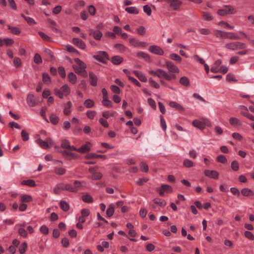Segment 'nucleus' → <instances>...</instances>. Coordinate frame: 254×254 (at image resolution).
I'll list each match as a JSON object with an SVG mask.
<instances>
[{
    "instance_id": "1",
    "label": "nucleus",
    "mask_w": 254,
    "mask_h": 254,
    "mask_svg": "<svg viewBox=\"0 0 254 254\" xmlns=\"http://www.w3.org/2000/svg\"><path fill=\"white\" fill-rule=\"evenodd\" d=\"M75 62L76 64L73 65V68L75 72L84 77L87 75V73L85 70L86 67V64L79 59H75Z\"/></svg>"
},
{
    "instance_id": "2",
    "label": "nucleus",
    "mask_w": 254,
    "mask_h": 254,
    "mask_svg": "<svg viewBox=\"0 0 254 254\" xmlns=\"http://www.w3.org/2000/svg\"><path fill=\"white\" fill-rule=\"evenodd\" d=\"M149 73L152 75L156 76L160 78H163L168 81H171L176 78V76L175 74H169L161 69H158L156 71L151 70L149 71Z\"/></svg>"
},
{
    "instance_id": "3",
    "label": "nucleus",
    "mask_w": 254,
    "mask_h": 254,
    "mask_svg": "<svg viewBox=\"0 0 254 254\" xmlns=\"http://www.w3.org/2000/svg\"><path fill=\"white\" fill-rule=\"evenodd\" d=\"M235 9L232 6L229 5H225L223 6L221 9H218L217 14L220 16H225L227 14H233L236 13Z\"/></svg>"
},
{
    "instance_id": "4",
    "label": "nucleus",
    "mask_w": 254,
    "mask_h": 254,
    "mask_svg": "<svg viewBox=\"0 0 254 254\" xmlns=\"http://www.w3.org/2000/svg\"><path fill=\"white\" fill-rule=\"evenodd\" d=\"M70 91V90L67 84H65L61 89L55 88L54 89V94L61 99H62L64 96H66L69 94Z\"/></svg>"
},
{
    "instance_id": "5",
    "label": "nucleus",
    "mask_w": 254,
    "mask_h": 254,
    "mask_svg": "<svg viewBox=\"0 0 254 254\" xmlns=\"http://www.w3.org/2000/svg\"><path fill=\"white\" fill-rule=\"evenodd\" d=\"M36 142L44 149H47L54 145V141L50 137L47 138L45 140L38 138L36 140Z\"/></svg>"
},
{
    "instance_id": "6",
    "label": "nucleus",
    "mask_w": 254,
    "mask_h": 254,
    "mask_svg": "<svg viewBox=\"0 0 254 254\" xmlns=\"http://www.w3.org/2000/svg\"><path fill=\"white\" fill-rule=\"evenodd\" d=\"M83 187L82 183L78 181H75L74 182L73 186L69 184V186H67L68 188L67 189L69 191L76 192Z\"/></svg>"
},
{
    "instance_id": "7",
    "label": "nucleus",
    "mask_w": 254,
    "mask_h": 254,
    "mask_svg": "<svg viewBox=\"0 0 254 254\" xmlns=\"http://www.w3.org/2000/svg\"><path fill=\"white\" fill-rule=\"evenodd\" d=\"M166 1L170 4V6L174 10H177L181 5L182 2L179 0H161Z\"/></svg>"
},
{
    "instance_id": "8",
    "label": "nucleus",
    "mask_w": 254,
    "mask_h": 254,
    "mask_svg": "<svg viewBox=\"0 0 254 254\" xmlns=\"http://www.w3.org/2000/svg\"><path fill=\"white\" fill-rule=\"evenodd\" d=\"M148 50L150 52L156 55H163L164 54L163 50L159 46L157 45L150 46Z\"/></svg>"
},
{
    "instance_id": "9",
    "label": "nucleus",
    "mask_w": 254,
    "mask_h": 254,
    "mask_svg": "<svg viewBox=\"0 0 254 254\" xmlns=\"http://www.w3.org/2000/svg\"><path fill=\"white\" fill-rule=\"evenodd\" d=\"M205 176L213 179H218L219 173L215 170H205L204 171Z\"/></svg>"
},
{
    "instance_id": "10",
    "label": "nucleus",
    "mask_w": 254,
    "mask_h": 254,
    "mask_svg": "<svg viewBox=\"0 0 254 254\" xmlns=\"http://www.w3.org/2000/svg\"><path fill=\"white\" fill-rule=\"evenodd\" d=\"M94 58L102 62H104L108 59V55L106 52L100 51L96 55L94 56Z\"/></svg>"
},
{
    "instance_id": "11",
    "label": "nucleus",
    "mask_w": 254,
    "mask_h": 254,
    "mask_svg": "<svg viewBox=\"0 0 254 254\" xmlns=\"http://www.w3.org/2000/svg\"><path fill=\"white\" fill-rule=\"evenodd\" d=\"M89 34L92 36L96 40H99L102 37V33L99 30H95L93 29H89L88 30Z\"/></svg>"
},
{
    "instance_id": "12",
    "label": "nucleus",
    "mask_w": 254,
    "mask_h": 254,
    "mask_svg": "<svg viewBox=\"0 0 254 254\" xmlns=\"http://www.w3.org/2000/svg\"><path fill=\"white\" fill-rule=\"evenodd\" d=\"M129 42L131 45L136 47H145L147 45L146 43L139 41L134 38L129 39Z\"/></svg>"
},
{
    "instance_id": "13",
    "label": "nucleus",
    "mask_w": 254,
    "mask_h": 254,
    "mask_svg": "<svg viewBox=\"0 0 254 254\" xmlns=\"http://www.w3.org/2000/svg\"><path fill=\"white\" fill-rule=\"evenodd\" d=\"M166 66L167 67L168 70L171 73H173L179 72V68L171 62H166Z\"/></svg>"
},
{
    "instance_id": "14",
    "label": "nucleus",
    "mask_w": 254,
    "mask_h": 254,
    "mask_svg": "<svg viewBox=\"0 0 254 254\" xmlns=\"http://www.w3.org/2000/svg\"><path fill=\"white\" fill-rule=\"evenodd\" d=\"M172 190L171 187L167 185H162L160 188L158 189L159 194L161 196L164 195L165 192H170Z\"/></svg>"
},
{
    "instance_id": "15",
    "label": "nucleus",
    "mask_w": 254,
    "mask_h": 254,
    "mask_svg": "<svg viewBox=\"0 0 254 254\" xmlns=\"http://www.w3.org/2000/svg\"><path fill=\"white\" fill-rule=\"evenodd\" d=\"M27 102L30 107L35 106L37 104L35 96L33 94H28L27 97Z\"/></svg>"
},
{
    "instance_id": "16",
    "label": "nucleus",
    "mask_w": 254,
    "mask_h": 254,
    "mask_svg": "<svg viewBox=\"0 0 254 254\" xmlns=\"http://www.w3.org/2000/svg\"><path fill=\"white\" fill-rule=\"evenodd\" d=\"M61 146L63 148L69 150H76V148L74 146H71L69 141L66 139H64L62 140Z\"/></svg>"
},
{
    "instance_id": "17",
    "label": "nucleus",
    "mask_w": 254,
    "mask_h": 254,
    "mask_svg": "<svg viewBox=\"0 0 254 254\" xmlns=\"http://www.w3.org/2000/svg\"><path fill=\"white\" fill-rule=\"evenodd\" d=\"M71 150L66 149L63 150L62 152V155L64 157H66L68 159H75L76 158L77 155L74 153L70 151Z\"/></svg>"
},
{
    "instance_id": "18",
    "label": "nucleus",
    "mask_w": 254,
    "mask_h": 254,
    "mask_svg": "<svg viewBox=\"0 0 254 254\" xmlns=\"http://www.w3.org/2000/svg\"><path fill=\"white\" fill-rule=\"evenodd\" d=\"M72 43L81 49H84L86 47L85 44L80 39L74 38L72 39Z\"/></svg>"
},
{
    "instance_id": "19",
    "label": "nucleus",
    "mask_w": 254,
    "mask_h": 254,
    "mask_svg": "<svg viewBox=\"0 0 254 254\" xmlns=\"http://www.w3.org/2000/svg\"><path fill=\"white\" fill-rule=\"evenodd\" d=\"M192 124L194 127L201 130H203L205 128L204 119L202 120V121H200L198 120H195L193 121Z\"/></svg>"
},
{
    "instance_id": "20",
    "label": "nucleus",
    "mask_w": 254,
    "mask_h": 254,
    "mask_svg": "<svg viewBox=\"0 0 254 254\" xmlns=\"http://www.w3.org/2000/svg\"><path fill=\"white\" fill-rule=\"evenodd\" d=\"M169 104L171 107L175 108L180 112H182L185 111V108L176 102L171 101L169 102Z\"/></svg>"
},
{
    "instance_id": "21",
    "label": "nucleus",
    "mask_w": 254,
    "mask_h": 254,
    "mask_svg": "<svg viewBox=\"0 0 254 254\" xmlns=\"http://www.w3.org/2000/svg\"><path fill=\"white\" fill-rule=\"evenodd\" d=\"M224 39L229 38L232 40L239 39L240 38L237 36L235 34L232 32H224Z\"/></svg>"
},
{
    "instance_id": "22",
    "label": "nucleus",
    "mask_w": 254,
    "mask_h": 254,
    "mask_svg": "<svg viewBox=\"0 0 254 254\" xmlns=\"http://www.w3.org/2000/svg\"><path fill=\"white\" fill-rule=\"evenodd\" d=\"M136 56L139 58L143 59L147 62H149L150 61V56L145 53L143 52H139L136 54Z\"/></svg>"
},
{
    "instance_id": "23",
    "label": "nucleus",
    "mask_w": 254,
    "mask_h": 254,
    "mask_svg": "<svg viewBox=\"0 0 254 254\" xmlns=\"http://www.w3.org/2000/svg\"><path fill=\"white\" fill-rule=\"evenodd\" d=\"M89 76L90 84L92 86H96L97 81V76L92 72H90Z\"/></svg>"
},
{
    "instance_id": "24",
    "label": "nucleus",
    "mask_w": 254,
    "mask_h": 254,
    "mask_svg": "<svg viewBox=\"0 0 254 254\" xmlns=\"http://www.w3.org/2000/svg\"><path fill=\"white\" fill-rule=\"evenodd\" d=\"M133 73L138 77V78L142 82H146L147 78L145 76L140 72L136 70L133 71Z\"/></svg>"
},
{
    "instance_id": "25",
    "label": "nucleus",
    "mask_w": 254,
    "mask_h": 254,
    "mask_svg": "<svg viewBox=\"0 0 254 254\" xmlns=\"http://www.w3.org/2000/svg\"><path fill=\"white\" fill-rule=\"evenodd\" d=\"M242 194L245 196H251L254 194V192L250 189L245 188L241 190Z\"/></svg>"
},
{
    "instance_id": "26",
    "label": "nucleus",
    "mask_w": 254,
    "mask_h": 254,
    "mask_svg": "<svg viewBox=\"0 0 254 254\" xmlns=\"http://www.w3.org/2000/svg\"><path fill=\"white\" fill-rule=\"evenodd\" d=\"M72 106V105L70 101H68L67 102L66 104L65 105V106L64 107V115L67 116L70 114L71 111L70 110V109L71 108Z\"/></svg>"
},
{
    "instance_id": "27",
    "label": "nucleus",
    "mask_w": 254,
    "mask_h": 254,
    "mask_svg": "<svg viewBox=\"0 0 254 254\" xmlns=\"http://www.w3.org/2000/svg\"><path fill=\"white\" fill-rule=\"evenodd\" d=\"M90 150V147L88 146L87 143L84 145H83L81 147L77 149L76 151L80 152V153H85L88 152Z\"/></svg>"
},
{
    "instance_id": "28",
    "label": "nucleus",
    "mask_w": 254,
    "mask_h": 254,
    "mask_svg": "<svg viewBox=\"0 0 254 254\" xmlns=\"http://www.w3.org/2000/svg\"><path fill=\"white\" fill-rule=\"evenodd\" d=\"M82 200L87 203H91L93 199L92 196L89 194H84L82 196Z\"/></svg>"
},
{
    "instance_id": "29",
    "label": "nucleus",
    "mask_w": 254,
    "mask_h": 254,
    "mask_svg": "<svg viewBox=\"0 0 254 254\" xmlns=\"http://www.w3.org/2000/svg\"><path fill=\"white\" fill-rule=\"evenodd\" d=\"M123 61V59L118 56H114L112 58L111 61L115 64H119Z\"/></svg>"
},
{
    "instance_id": "30",
    "label": "nucleus",
    "mask_w": 254,
    "mask_h": 254,
    "mask_svg": "<svg viewBox=\"0 0 254 254\" xmlns=\"http://www.w3.org/2000/svg\"><path fill=\"white\" fill-rule=\"evenodd\" d=\"M32 197L27 194H22L20 196V200L22 202H29L32 200Z\"/></svg>"
},
{
    "instance_id": "31",
    "label": "nucleus",
    "mask_w": 254,
    "mask_h": 254,
    "mask_svg": "<svg viewBox=\"0 0 254 254\" xmlns=\"http://www.w3.org/2000/svg\"><path fill=\"white\" fill-rule=\"evenodd\" d=\"M8 28L10 30L12 33L15 35H19L21 32L20 29L17 27H13L8 25Z\"/></svg>"
},
{
    "instance_id": "32",
    "label": "nucleus",
    "mask_w": 254,
    "mask_h": 254,
    "mask_svg": "<svg viewBox=\"0 0 254 254\" xmlns=\"http://www.w3.org/2000/svg\"><path fill=\"white\" fill-rule=\"evenodd\" d=\"M180 83L185 86H189L190 85V80L186 76H183L181 78Z\"/></svg>"
},
{
    "instance_id": "33",
    "label": "nucleus",
    "mask_w": 254,
    "mask_h": 254,
    "mask_svg": "<svg viewBox=\"0 0 254 254\" xmlns=\"http://www.w3.org/2000/svg\"><path fill=\"white\" fill-rule=\"evenodd\" d=\"M114 211H115L114 205L113 204H111L109 205V208L107 210L106 214L108 217H111L113 215V214L114 213Z\"/></svg>"
},
{
    "instance_id": "34",
    "label": "nucleus",
    "mask_w": 254,
    "mask_h": 254,
    "mask_svg": "<svg viewBox=\"0 0 254 254\" xmlns=\"http://www.w3.org/2000/svg\"><path fill=\"white\" fill-rule=\"evenodd\" d=\"M60 205L61 209L64 211H67L69 208V204L65 201H61Z\"/></svg>"
},
{
    "instance_id": "35",
    "label": "nucleus",
    "mask_w": 254,
    "mask_h": 254,
    "mask_svg": "<svg viewBox=\"0 0 254 254\" xmlns=\"http://www.w3.org/2000/svg\"><path fill=\"white\" fill-rule=\"evenodd\" d=\"M66 170L62 167H55L54 172L58 175H63L65 174Z\"/></svg>"
},
{
    "instance_id": "36",
    "label": "nucleus",
    "mask_w": 254,
    "mask_h": 254,
    "mask_svg": "<svg viewBox=\"0 0 254 254\" xmlns=\"http://www.w3.org/2000/svg\"><path fill=\"white\" fill-rule=\"evenodd\" d=\"M21 184L30 187H34L36 186L35 182L32 180H23L22 181Z\"/></svg>"
},
{
    "instance_id": "37",
    "label": "nucleus",
    "mask_w": 254,
    "mask_h": 254,
    "mask_svg": "<svg viewBox=\"0 0 254 254\" xmlns=\"http://www.w3.org/2000/svg\"><path fill=\"white\" fill-rule=\"evenodd\" d=\"M203 18L207 21H211L213 19V17L211 14L207 12L203 11L202 12Z\"/></svg>"
},
{
    "instance_id": "38",
    "label": "nucleus",
    "mask_w": 254,
    "mask_h": 254,
    "mask_svg": "<svg viewBox=\"0 0 254 254\" xmlns=\"http://www.w3.org/2000/svg\"><path fill=\"white\" fill-rule=\"evenodd\" d=\"M68 78L70 82L74 84L76 82L77 77L73 72H70L68 75Z\"/></svg>"
},
{
    "instance_id": "39",
    "label": "nucleus",
    "mask_w": 254,
    "mask_h": 254,
    "mask_svg": "<svg viewBox=\"0 0 254 254\" xmlns=\"http://www.w3.org/2000/svg\"><path fill=\"white\" fill-rule=\"evenodd\" d=\"M125 10L131 14H138V10L135 7H128L125 9Z\"/></svg>"
},
{
    "instance_id": "40",
    "label": "nucleus",
    "mask_w": 254,
    "mask_h": 254,
    "mask_svg": "<svg viewBox=\"0 0 254 254\" xmlns=\"http://www.w3.org/2000/svg\"><path fill=\"white\" fill-rule=\"evenodd\" d=\"M153 201L155 203L160 205L161 207H164L166 204V202L164 200L160 198H155L153 200Z\"/></svg>"
},
{
    "instance_id": "41",
    "label": "nucleus",
    "mask_w": 254,
    "mask_h": 254,
    "mask_svg": "<svg viewBox=\"0 0 254 254\" xmlns=\"http://www.w3.org/2000/svg\"><path fill=\"white\" fill-rule=\"evenodd\" d=\"M230 124L234 126H238L240 125V121L234 117L231 118L229 120Z\"/></svg>"
},
{
    "instance_id": "42",
    "label": "nucleus",
    "mask_w": 254,
    "mask_h": 254,
    "mask_svg": "<svg viewBox=\"0 0 254 254\" xmlns=\"http://www.w3.org/2000/svg\"><path fill=\"white\" fill-rule=\"evenodd\" d=\"M84 104L87 108H91L94 106V102L93 100L88 99L84 101Z\"/></svg>"
},
{
    "instance_id": "43",
    "label": "nucleus",
    "mask_w": 254,
    "mask_h": 254,
    "mask_svg": "<svg viewBox=\"0 0 254 254\" xmlns=\"http://www.w3.org/2000/svg\"><path fill=\"white\" fill-rule=\"evenodd\" d=\"M169 58L172 60L176 61L178 62H181L182 58L177 54H172L169 55Z\"/></svg>"
},
{
    "instance_id": "44",
    "label": "nucleus",
    "mask_w": 254,
    "mask_h": 254,
    "mask_svg": "<svg viewBox=\"0 0 254 254\" xmlns=\"http://www.w3.org/2000/svg\"><path fill=\"white\" fill-rule=\"evenodd\" d=\"M50 122L54 125H56L59 122V118L54 114H51L50 117Z\"/></svg>"
},
{
    "instance_id": "45",
    "label": "nucleus",
    "mask_w": 254,
    "mask_h": 254,
    "mask_svg": "<svg viewBox=\"0 0 254 254\" xmlns=\"http://www.w3.org/2000/svg\"><path fill=\"white\" fill-rule=\"evenodd\" d=\"M102 174L100 172H95L93 173L92 175V179L93 180H97L101 179Z\"/></svg>"
},
{
    "instance_id": "46",
    "label": "nucleus",
    "mask_w": 254,
    "mask_h": 254,
    "mask_svg": "<svg viewBox=\"0 0 254 254\" xmlns=\"http://www.w3.org/2000/svg\"><path fill=\"white\" fill-rule=\"evenodd\" d=\"M43 81L44 83L48 84L50 83L51 79L48 74L44 73L43 74Z\"/></svg>"
},
{
    "instance_id": "47",
    "label": "nucleus",
    "mask_w": 254,
    "mask_h": 254,
    "mask_svg": "<svg viewBox=\"0 0 254 254\" xmlns=\"http://www.w3.org/2000/svg\"><path fill=\"white\" fill-rule=\"evenodd\" d=\"M236 42H232L227 43L225 45V47L230 50H236Z\"/></svg>"
},
{
    "instance_id": "48",
    "label": "nucleus",
    "mask_w": 254,
    "mask_h": 254,
    "mask_svg": "<svg viewBox=\"0 0 254 254\" xmlns=\"http://www.w3.org/2000/svg\"><path fill=\"white\" fill-rule=\"evenodd\" d=\"M213 33L218 38H224V31L218 30H215L213 32Z\"/></svg>"
},
{
    "instance_id": "49",
    "label": "nucleus",
    "mask_w": 254,
    "mask_h": 254,
    "mask_svg": "<svg viewBox=\"0 0 254 254\" xmlns=\"http://www.w3.org/2000/svg\"><path fill=\"white\" fill-rule=\"evenodd\" d=\"M183 164L186 167L188 168L191 167L194 165L193 163L191 160L188 159L184 160Z\"/></svg>"
},
{
    "instance_id": "50",
    "label": "nucleus",
    "mask_w": 254,
    "mask_h": 254,
    "mask_svg": "<svg viewBox=\"0 0 254 254\" xmlns=\"http://www.w3.org/2000/svg\"><path fill=\"white\" fill-rule=\"evenodd\" d=\"M231 167L234 171H238L239 168L238 162L237 161H232L231 164Z\"/></svg>"
},
{
    "instance_id": "51",
    "label": "nucleus",
    "mask_w": 254,
    "mask_h": 254,
    "mask_svg": "<svg viewBox=\"0 0 254 254\" xmlns=\"http://www.w3.org/2000/svg\"><path fill=\"white\" fill-rule=\"evenodd\" d=\"M140 168L141 171L143 172H147L148 171V167L147 165L143 162L140 163Z\"/></svg>"
},
{
    "instance_id": "52",
    "label": "nucleus",
    "mask_w": 254,
    "mask_h": 254,
    "mask_svg": "<svg viewBox=\"0 0 254 254\" xmlns=\"http://www.w3.org/2000/svg\"><path fill=\"white\" fill-rule=\"evenodd\" d=\"M21 136L23 141H27L29 138V134L25 130H22Z\"/></svg>"
},
{
    "instance_id": "53",
    "label": "nucleus",
    "mask_w": 254,
    "mask_h": 254,
    "mask_svg": "<svg viewBox=\"0 0 254 254\" xmlns=\"http://www.w3.org/2000/svg\"><path fill=\"white\" fill-rule=\"evenodd\" d=\"M58 187H59V189H60L61 190H67L68 191V187L67 186H69V184H64L63 183H60L57 185Z\"/></svg>"
},
{
    "instance_id": "54",
    "label": "nucleus",
    "mask_w": 254,
    "mask_h": 254,
    "mask_svg": "<svg viewBox=\"0 0 254 254\" xmlns=\"http://www.w3.org/2000/svg\"><path fill=\"white\" fill-rule=\"evenodd\" d=\"M27 248V244L25 242L22 243L19 247L20 253L21 254H24Z\"/></svg>"
},
{
    "instance_id": "55",
    "label": "nucleus",
    "mask_w": 254,
    "mask_h": 254,
    "mask_svg": "<svg viewBox=\"0 0 254 254\" xmlns=\"http://www.w3.org/2000/svg\"><path fill=\"white\" fill-rule=\"evenodd\" d=\"M47 109L46 107H42L40 111L41 116L44 119L46 122H48V119L46 117V112Z\"/></svg>"
},
{
    "instance_id": "56",
    "label": "nucleus",
    "mask_w": 254,
    "mask_h": 254,
    "mask_svg": "<svg viewBox=\"0 0 254 254\" xmlns=\"http://www.w3.org/2000/svg\"><path fill=\"white\" fill-rule=\"evenodd\" d=\"M22 16L29 25H32L35 24V22L33 18L24 16L23 15H22Z\"/></svg>"
},
{
    "instance_id": "57",
    "label": "nucleus",
    "mask_w": 254,
    "mask_h": 254,
    "mask_svg": "<svg viewBox=\"0 0 254 254\" xmlns=\"http://www.w3.org/2000/svg\"><path fill=\"white\" fill-rule=\"evenodd\" d=\"M219 25L223 27L231 29H233L234 28V26H231L229 24L224 21L220 22Z\"/></svg>"
},
{
    "instance_id": "58",
    "label": "nucleus",
    "mask_w": 254,
    "mask_h": 254,
    "mask_svg": "<svg viewBox=\"0 0 254 254\" xmlns=\"http://www.w3.org/2000/svg\"><path fill=\"white\" fill-rule=\"evenodd\" d=\"M160 125L163 130H165L167 128V126L165 120L162 116H160Z\"/></svg>"
},
{
    "instance_id": "59",
    "label": "nucleus",
    "mask_w": 254,
    "mask_h": 254,
    "mask_svg": "<svg viewBox=\"0 0 254 254\" xmlns=\"http://www.w3.org/2000/svg\"><path fill=\"white\" fill-rule=\"evenodd\" d=\"M48 22L50 24L51 28L53 29V30L55 31L56 32H59V30L57 29L56 28H54V26H56L57 25V23L55 21H53L52 19H49Z\"/></svg>"
},
{
    "instance_id": "60",
    "label": "nucleus",
    "mask_w": 254,
    "mask_h": 254,
    "mask_svg": "<svg viewBox=\"0 0 254 254\" xmlns=\"http://www.w3.org/2000/svg\"><path fill=\"white\" fill-rule=\"evenodd\" d=\"M149 82L150 85L156 89H158L160 87L159 84L155 81L153 80L151 78L149 79Z\"/></svg>"
},
{
    "instance_id": "61",
    "label": "nucleus",
    "mask_w": 254,
    "mask_h": 254,
    "mask_svg": "<svg viewBox=\"0 0 254 254\" xmlns=\"http://www.w3.org/2000/svg\"><path fill=\"white\" fill-rule=\"evenodd\" d=\"M103 104L104 106L107 107H112V102L110 100H109L107 98H103Z\"/></svg>"
},
{
    "instance_id": "62",
    "label": "nucleus",
    "mask_w": 254,
    "mask_h": 254,
    "mask_svg": "<svg viewBox=\"0 0 254 254\" xmlns=\"http://www.w3.org/2000/svg\"><path fill=\"white\" fill-rule=\"evenodd\" d=\"M143 11L149 16L151 14V9L148 5H145L143 6Z\"/></svg>"
},
{
    "instance_id": "63",
    "label": "nucleus",
    "mask_w": 254,
    "mask_h": 254,
    "mask_svg": "<svg viewBox=\"0 0 254 254\" xmlns=\"http://www.w3.org/2000/svg\"><path fill=\"white\" fill-rule=\"evenodd\" d=\"M96 114V112L94 111H88L86 113L87 117L90 119H93Z\"/></svg>"
},
{
    "instance_id": "64",
    "label": "nucleus",
    "mask_w": 254,
    "mask_h": 254,
    "mask_svg": "<svg viewBox=\"0 0 254 254\" xmlns=\"http://www.w3.org/2000/svg\"><path fill=\"white\" fill-rule=\"evenodd\" d=\"M217 160L218 162L222 163H225L227 162L226 158L222 155H219L217 157Z\"/></svg>"
}]
</instances>
